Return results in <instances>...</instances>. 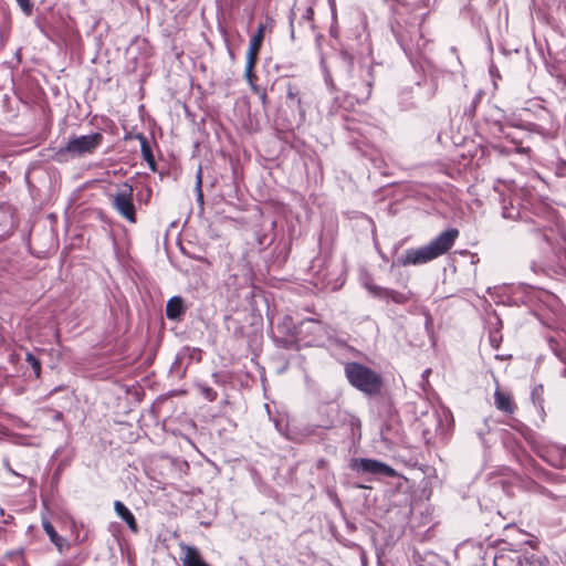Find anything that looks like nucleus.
<instances>
[{"instance_id":"7c9ffc66","label":"nucleus","mask_w":566,"mask_h":566,"mask_svg":"<svg viewBox=\"0 0 566 566\" xmlns=\"http://www.w3.org/2000/svg\"><path fill=\"white\" fill-rule=\"evenodd\" d=\"M199 199H202V192L199 190Z\"/></svg>"},{"instance_id":"412c9836","label":"nucleus","mask_w":566,"mask_h":566,"mask_svg":"<svg viewBox=\"0 0 566 566\" xmlns=\"http://www.w3.org/2000/svg\"><path fill=\"white\" fill-rule=\"evenodd\" d=\"M367 289H368L369 293L371 295H374L375 297H380V298L388 297L389 289H387V287H382V286L375 285V284H369V285H367Z\"/></svg>"},{"instance_id":"f257e3e1","label":"nucleus","mask_w":566,"mask_h":566,"mask_svg":"<svg viewBox=\"0 0 566 566\" xmlns=\"http://www.w3.org/2000/svg\"><path fill=\"white\" fill-rule=\"evenodd\" d=\"M460 231L449 228L436 237L429 244L406 250L405 255L398 259L400 265H421L431 262L448 253L454 245Z\"/></svg>"},{"instance_id":"f03ea898","label":"nucleus","mask_w":566,"mask_h":566,"mask_svg":"<svg viewBox=\"0 0 566 566\" xmlns=\"http://www.w3.org/2000/svg\"><path fill=\"white\" fill-rule=\"evenodd\" d=\"M344 369L346 378L353 387L368 396L380 394L384 386L380 374L356 361L347 363Z\"/></svg>"},{"instance_id":"6e6552de","label":"nucleus","mask_w":566,"mask_h":566,"mask_svg":"<svg viewBox=\"0 0 566 566\" xmlns=\"http://www.w3.org/2000/svg\"><path fill=\"white\" fill-rule=\"evenodd\" d=\"M357 469L363 472L382 474L390 478L396 475V471L391 467L373 459H360Z\"/></svg>"},{"instance_id":"0eeeda50","label":"nucleus","mask_w":566,"mask_h":566,"mask_svg":"<svg viewBox=\"0 0 566 566\" xmlns=\"http://www.w3.org/2000/svg\"><path fill=\"white\" fill-rule=\"evenodd\" d=\"M20 350L24 353V361L27 364L25 369L22 371V376L27 379H41L42 375V363L38 355L30 352L27 347L20 346Z\"/></svg>"},{"instance_id":"9d476101","label":"nucleus","mask_w":566,"mask_h":566,"mask_svg":"<svg viewBox=\"0 0 566 566\" xmlns=\"http://www.w3.org/2000/svg\"><path fill=\"white\" fill-rule=\"evenodd\" d=\"M114 510L116 514L127 524L129 530L133 533L138 532V524L134 514L129 511V509L120 501L114 502Z\"/></svg>"},{"instance_id":"c85d7f7f","label":"nucleus","mask_w":566,"mask_h":566,"mask_svg":"<svg viewBox=\"0 0 566 566\" xmlns=\"http://www.w3.org/2000/svg\"><path fill=\"white\" fill-rule=\"evenodd\" d=\"M371 86H373V83H371V82H368V83H367V96H369V95H370V93H371Z\"/></svg>"},{"instance_id":"bb28decb","label":"nucleus","mask_w":566,"mask_h":566,"mask_svg":"<svg viewBox=\"0 0 566 566\" xmlns=\"http://www.w3.org/2000/svg\"><path fill=\"white\" fill-rule=\"evenodd\" d=\"M260 98H261V101H262L263 105H265V104H266V102H268V95H266L265 91H262V92L260 93Z\"/></svg>"},{"instance_id":"6ab92c4d","label":"nucleus","mask_w":566,"mask_h":566,"mask_svg":"<svg viewBox=\"0 0 566 566\" xmlns=\"http://www.w3.org/2000/svg\"><path fill=\"white\" fill-rule=\"evenodd\" d=\"M254 67L255 65H251V67H249V63L245 62V70H244V73H245V77H247V81L250 83L251 85V88L255 92V93H260V90L259 87L254 84V82L258 80V76L256 74L254 73Z\"/></svg>"},{"instance_id":"a878e982","label":"nucleus","mask_w":566,"mask_h":566,"mask_svg":"<svg viewBox=\"0 0 566 566\" xmlns=\"http://www.w3.org/2000/svg\"><path fill=\"white\" fill-rule=\"evenodd\" d=\"M505 560L504 555H496L493 559V566H501V563Z\"/></svg>"},{"instance_id":"1a4fd4ad","label":"nucleus","mask_w":566,"mask_h":566,"mask_svg":"<svg viewBox=\"0 0 566 566\" xmlns=\"http://www.w3.org/2000/svg\"><path fill=\"white\" fill-rule=\"evenodd\" d=\"M43 530L49 536L50 541L60 553H65L70 549V543L67 539L57 534L52 523L48 520L42 522Z\"/></svg>"},{"instance_id":"cd10ccee","label":"nucleus","mask_w":566,"mask_h":566,"mask_svg":"<svg viewBox=\"0 0 566 566\" xmlns=\"http://www.w3.org/2000/svg\"><path fill=\"white\" fill-rule=\"evenodd\" d=\"M541 493L546 495V496H552L553 497V494L545 488H541Z\"/></svg>"},{"instance_id":"20e7f679","label":"nucleus","mask_w":566,"mask_h":566,"mask_svg":"<svg viewBox=\"0 0 566 566\" xmlns=\"http://www.w3.org/2000/svg\"><path fill=\"white\" fill-rule=\"evenodd\" d=\"M103 135L94 133L91 135H83L69 140L65 147L60 148L54 156L56 161L65 160L67 154L72 156H81L84 154H93L96 148L103 143Z\"/></svg>"},{"instance_id":"2eb2a0df","label":"nucleus","mask_w":566,"mask_h":566,"mask_svg":"<svg viewBox=\"0 0 566 566\" xmlns=\"http://www.w3.org/2000/svg\"><path fill=\"white\" fill-rule=\"evenodd\" d=\"M275 21L274 19L266 14H263L258 23L256 33L254 35H265L266 33H272L274 29Z\"/></svg>"},{"instance_id":"4be33fe9","label":"nucleus","mask_w":566,"mask_h":566,"mask_svg":"<svg viewBox=\"0 0 566 566\" xmlns=\"http://www.w3.org/2000/svg\"><path fill=\"white\" fill-rule=\"evenodd\" d=\"M22 352L23 350H20L19 347L18 349L12 350L8 357L9 363L17 368V371L20 370L19 365L22 359Z\"/></svg>"},{"instance_id":"393cba45","label":"nucleus","mask_w":566,"mask_h":566,"mask_svg":"<svg viewBox=\"0 0 566 566\" xmlns=\"http://www.w3.org/2000/svg\"><path fill=\"white\" fill-rule=\"evenodd\" d=\"M353 433L355 434V430L358 431V436L360 437V421L357 418H353L350 421Z\"/></svg>"},{"instance_id":"4468645a","label":"nucleus","mask_w":566,"mask_h":566,"mask_svg":"<svg viewBox=\"0 0 566 566\" xmlns=\"http://www.w3.org/2000/svg\"><path fill=\"white\" fill-rule=\"evenodd\" d=\"M287 103L291 106H295L300 112H304L302 107L301 92L295 84L289 83L286 86Z\"/></svg>"},{"instance_id":"f3484780","label":"nucleus","mask_w":566,"mask_h":566,"mask_svg":"<svg viewBox=\"0 0 566 566\" xmlns=\"http://www.w3.org/2000/svg\"><path fill=\"white\" fill-rule=\"evenodd\" d=\"M534 475L541 480H545L547 482L557 483L560 482V479L558 475L554 474L553 472L542 468L536 467L534 468Z\"/></svg>"},{"instance_id":"423d86ee","label":"nucleus","mask_w":566,"mask_h":566,"mask_svg":"<svg viewBox=\"0 0 566 566\" xmlns=\"http://www.w3.org/2000/svg\"><path fill=\"white\" fill-rule=\"evenodd\" d=\"M493 398L494 406L499 411L510 417L516 413L518 407L510 391L502 389L497 385L494 390Z\"/></svg>"},{"instance_id":"aec40b11","label":"nucleus","mask_w":566,"mask_h":566,"mask_svg":"<svg viewBox=\"0 0 566 566\" xmlns=\"http://www.w3.org/2000/svg\"><path fill=\"white\" fill-rule=\"evenodd\" d=\"M388 300H391L396 304H406L409 301V296L405 293L389 289Z\"/></svg>"},{"instance_id":"39448f33","label":"nucleus","mask_w":566,"mask_h":566,"mask_svg":"<svg viewBox=\"0 0 566 566\" xmlns=\"http://www.w3.org/2000/svg\"><path fill=\"white\" fill-rule=\"evenodd\" d=\"M535 452L551 467L556 469L566 468V446H560L557 443L543 444L538 446L535 449Z\"/></svg>"},{"instance_id":"b1692460","label":"nucleus","mask_w":566,"mask_h":566,"mask_svg":"<svg viewBox=\"0 0 566 566\" xmlns=\"http://www.w3.org/2000/svg\"><path fill=\"white\" fill-rule=\"evenodd\" d=\"M15 1L24 14L30 15L32 13L33 3L31 2V0H15Z\"/></svg>"},{"instance_id":"a211bd4d","label":"nucleus","mask_w":566,"mask_h":566,"mask_svg":"<svg viewBox=\"0 0 566 566\" xmlns=\"http://www.w3.org/2000/svg\"><path fill=\"white\" fill-rule=\"evenodd\" d=\"M534 42L536 45L541 48L543 46V44H545L549 56L557 57L559 55V51L553 46V44L548 41V38H534Z\"/></svg>"},{"instance_id":"7ed1b4c3","label":"nucleus","mask_w":566,"mask_h":566,"mask_svg":"<svg viewBox=\"0 0 566 566\" xmlns=\"http://www.w3.org/2000/svg\"><path fill=\"white\" fill-rule=\"evenodd\" d=\"M111 207L129 223L137 222V212L134 203V188L128 182L117 185L116 191L108 195Z\"/></svg>"},{"instance_id":"c756f323","label":"nucleus","mask_w":566,"mask_h":566,"mask_svg":"<svg viewBox=\"0 0 566 566\" xmlns=\"http://www.w3.org/2000/svg\"><path fill=\"white\" fill-rule=\"evenodd\" d=\"M198 185L199 186L201 185V177L200 176L198 177Z\"/></svg>"},{"instance_id":"f8f14e48","label":"nucleus","mask_w":566,"mask_h":566,"mask_svg":"<svg viewBox=\"0 0 566 566\" xmlns=\"http://www.w3.org/2000/svg\"><path fill=\"white\" fill-rule=\"evenodd\" d=\"M136 138L140 143V151H142L143 159L147 163L149 169L153 172H156L157 171V164H156V160L154 158L153 150H151V147L149 145L148 138L144 134H140V133L136 135Z\"/></svg>"},{"instance_id":"5701e85b","label":"nucleus","mask_w":566,"mask_h":566,"mask_svg":"<svg viewBox=\"0 0 566 566\" xmlns=\"http://www.w3.org/2000/svg\"><path fill=\"white\" fill-rule=\"evenodd\" d=\"M201 395L208 400V401H214L217 399V391L213 390L211 387L202 386L200 387Z\"/></svg>"},{"instance_id":"dca6fc26","label":"nucleus","mask_w":566,"mask_h":566,"mask_svg":"<svg viewBox=\"0 0 566 566\" xmlns=\"http://www.w3.org/2000/svg\"><path fill=\"white\" fill-rule=\"evenodd\" d=\"M531 398L533 403L544 413V386H535L532 390Z\"/></svg>"},{"instance_id":"ddd939ff","label":"nucleus","mask_w":566,"mask_h":566,"mask_svg":"<svg viewBox=\"0 0 566 566\" xmlns=\"http://www.w3.org/2000/svg\"><path fill=\"white\" fill-rule=\"evenodd\" d=\"M264 38H252L248 52H247V63H249V67L251 65H256L259 60V53L263 43Z\"/></svg>"},{"instance_id":"9b49d317","label":"nucleus","mask_w":566,"mask_h":566,"mask_svg":"<svg viewBox=\"0 0 566 566\" xmlns=\"http://www.w3.org/2000/svg\"><path fill=\"white\" fill-rule=\"evenodd\" d=\"M186 307L180 296L171 297L166 305V316L171 321H178L185 314Z\"/></svg>"}]
</instances>
